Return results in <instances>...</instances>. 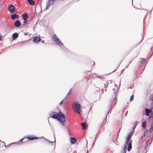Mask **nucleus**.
Segmentation results:
<instances>
[{"mask_svg":"<svg viewBox=\"0 0 153 153\" xmlns=\"http://www.w3.org/2000/svg\"><path fill=\"white\" fill-rule=\"evenodd\" d=\"M127 145H128V144H126V143H125V146L123 149V153H126V149Z\"/></svg>","mask_w":153,"mask_h":153,"instance_id":"obj_19","label":"nucleus"},{"mask_svg":"<svg viewBox=\"0 0 153 153\" xmlns=\"http://www.w3.org/2000/svg\"><path fill=\"white\" fill-rule=\"evenodd\" d=\"M145 114L146 116H148L149 115L150 113H151L152 112V110L151 109H149L146 108L145 109Z\"/></svg>","mask_w":153,"mask_h":153,"instance_id":"obj_11","label":"nucleus"},{"mask_svg":"<svg viewBox=\"0 0 153 153\" xmlns=\"http://www.w3.org/2000/svg\"><path fill=\"white\" fill-rule=\"evenodd\" d=\"M146 62V59L143 58H142V60L141 61V65H142V66H143V65ZM143 66H144V65H143ZM145 66V65H144V66Z\"/></svg>","mask_w":153,"mask_h":153,"instance_id":"obj_23","label":"nucleus"},{"mask_svg":"<svg viewBox=\"0 0 153 153\" xmlns=\"http://www.w3.org/2000/svg\"><path fill=\"white\" fill-rule=\"evenodd\" d=\"M142 35H143H143L142 34Z\"/></svg>","mask_w":153,"mask_h":153,"instance_id":"obj_43","label":"nucleus"},{"mask_svg":"<svg viewBox=\"0 0 153 153\" xmlns=\"http://www.w3.org/2000/svg\"><path fill=\"white\" fill-rule=\"evenodd\" d=\"M63 102V100H62L60 103L59 104L61 105L62 103Z\"/></svg>","mask_w":153,"mask_h":153,"instance_id":"obj_34","label":"nucleus"},{"mask_svg":"<svg viewBox=\"0 0 153 153\" xmlns=\"http://www.w3.org/2000/svg\"><path fill=\"white\" fill-rule=\"evenodd\" d=\"M43 138L46 140V141H48V140L46 139H45L44 137H43Z\"/></svg>","mask_w":153,"mask_h":153,"instance_id":"obj_37","label":"nucleus"},{"mask_svg":"<svg viewBox=\"0 0 153 153\" xmlns=\"http://www.w3.org/2000/svg\"><path fill=\"white\" fill-rule=\"evenodd\" d=\"M41 39L39 36H36L33 38V41L34 43H37L41 41Z\"/></svg>","mask_w":153,"mask_h":153,"instance_id":"obj_8","label":"nucleus"},{"mask_svg":"<svg viewBox=\"0 0 153 153\" xmlns=\"http://www.w3.org/2000/svg\"><path fill=\"white\" fill-rule=\"evenodd\" d=\"M87 153H88V150L87 149Z\"/></svg>","mask_w":153,"mask_h":153,"instance_id":"obj_40","label":"nucleus"},{"mask_svg":"<svg viewBox=\"0 0 153 153\" xmlns=\"http://www.w3.org/2000/svg\"><path fill=\"white\" fill-rule=\"evenodd\" d=\"M151 116H150V118H153V113L152 112L151 113Z\"/></svg>","mask_w":153,"mask_h":153,"instance_id":"obj_29","label":"nucleus"},{"mask_svg":"<svg viewBox=\"0 0 153 153\" xmlns=\"http://www.w3.org/2000/svg\"><path fill=\"white\" fill-rule=\"evenodd\" d=\"M50 115L51 117L56 119L62 123L63 125H64V122L65 121L66 117L63 114L60 112L57 113L52 112L50 114Z\"/></svg>","mask_w":153,"mask_h":153,"instance_id":"obj_1","label":"nucleus"},{"mask_svg":"<svg viewBox=\"0 0 153 153\" xmlns=\"http://www.w3.org/2000/svg\"><path fill=\"white\" fill-rule=\"evenodd\" d=\"M53 39L55 44L59 46L62 45V48L63 50H66V48L63 46V44L61 41L59 37L55 34H53Z\"/></svg>","mask_w":153,"mask_h":153,"instance_id":"obj_4","label":"nucleus"},{"mask_svg":"<svg viewBox=\"0 0 153 153\" xmlns=\"http://www.w3.org/2000/svg\"><path fill=\"white\" fill-rule=\"evenodd\" d=\"M134 133V132L131 131L130 133L128 134L127 137L126 138L125 143H126V144H128V147L127 148V150L128 151H130L131 149L132 140L130 139L131 138Z\"/></svg>","mask_w":153,"mask_h":153,"instance_id":"obj_3","label":"nucleus"},{"mask_svg":"<svg viewBox=\"0 0 153 153\" xmlns=\"http://www.w3.org/2000/svg\"><path fill=\"white\" fill-rule=\"evenodd\" d=\"M25 137H26V139H28V140H32L40 138L37 137L36 136H35L34 135H28L27 136H25Z\"/></svg>","mask_w":153,"mask_h":153,"instance_id":"obj_7","label":"nucleus"},{"mask_svg":"<svg viewBox=\"0 0 153 153\" xmlns=\"http://www.w3.org/2000/svg\"><path fill=\"white\" fill-rule=\"evenodd\" d=\"M74 108L76 112L79 114L81 113V105L78 102H75L74 103Z\"/></svg>","mask_w":153,"mask_h":153,"instance_id":"obj_5","label":"nucleus"},{"mask_svg":"<svg viewBox=\"0 0 153 153\" xmlns=\"http://www.w3.org/2000/svg\"><path fill=\"white\" fill-rule=\"evenodd\" d=\"M95 64V63L93 61V64H92V66H94Z\"/></svg>","mask_w":153,"mask_h":153,"instance_id":"obj_33","label":"nucleus"},{"mask_svg":"<svg viewBox=\"0 0 153 153\" xmlns=\"http://www.w3.org/2000/svg\"><path fill=\"white\" fill-rule=\"evenodd\" d=\"M2 143H3L4 144V146L6 147H8L10 146H13L14 145H18V144H19V143L18 142H14L12 143L9 144L7 145V146H6L5 143L4 142H2Z\"/></svg>","mask_w":153,"mask_h":153,"instance_id":"obj_9","label":"nucleus"},{"mask_svg":"<svg viewBox=\"0 0 153 153\" xmlns=\"http://www.w3.org/2000/svg\"><path fill=\"white\" fill-rule=\"evenodd\" d=\"M81 125L82 126V128L83 129L86 128V123H81Z\"/></svg>","mask_w":153,"mask_h":153,"instance_id":"obj_18","label":"nucleus"},{"mask_svg":"<svg viewBox=\"0 0 153 153\" xmlns=\"http://www.w3.org/2000/svg\"><path fill=\"white\" fill-rule=\"evenodd\" d=\"M110 81L111 82L110 83H111V82H112L111 81V80H110Z\"/></svg>","mask_w":153,"mask_h":153,"instance_id":"obj_42","label":"nucleus"},{"mask_svg":"<svg viewBox=\"0 0 153 153\" xmlns=\"http://www.w3.org/2000/svg\"><path fill=\"white\" fill-rule=\"evenodd\" d=\"M120 84H119V85H120Z\"/></svg>","mask_w":153,"mask_h":153,"instance_id":"obj_44","label":"nucleus"},{"mask_svg":"<svg viewBox=\"0 0 153 153\" xmlns=\"http://www.w3.org/2000/svg\"><path fill=\"white\" fill-rule=\"evenodd\" d=\"M42 43H44V40H42Z\"/></svg>","mask_w":153,"mask_h":153,"instance_id":"obj_36","label":"nucleus"},{"mask_svg":"<svg viewBox=\"0 0 153 153\" xmlns=\"http://www.w3.org/2000/svg\"><path fill=\"white\" fill-rule=\"evenodd\" d=\"M150 99L151 101L153 102V94L151 95L150 97Z\"/></svg>","mask_w":153,"mask_h":153,"instance_id":"obj_28","label":"nucleus"},{"mask_svg":"<svg viewBox=\"0 0 153 153\" xmlns=\"http://www.w3.org/2000/svg\"><path fill=\"white\" fill-rule=\"evenodd\" d=\"M54 141H51L48 140V143L50 144H52L53 145H54L55 144L56 140L54 137Z\"/></svg>","mask_w":153,"mask_h":153,"instance_id":"obj_22","label":"nucleus"},{"mask_svg":"<svg viewBox=\"0 0 153 153\" xmlns=\"http://www.w3.org/2000/svg\"><path fill=\"white\" fill-rule=\"evenodd\" d=\"M147 122L146 121H144V122H143L142 123V126L143 128H146V124H147Z\"/></svg>","mask_w":153,"mask_h":153,"instance_id":"obj_21","label":"nucleus"},{"mask_svg":"<svg viewBox=\"0 0 153 153\" xmlns=\"http://www.w3.org/2000/svg\"><path fill=\"white\" fill-rule=\"evenodd\" d=\"M150 142L149 141V137H148L147 140L146 141V144L144 146V148L145 149H146L148 146V143Z\"/></svg>","mask_w":153,"mask_h":153,"instance_id":"obj_14","label":"nucleus"},{"mask_svg":"<svg viewBox=\"0 0 153 153\" xmlns=\"http://www.w3.org/2000/svg\"><path fill=\"white\" fill-rule=\"evenodd\" d=\"M75 141H76V140L75 138L73 137L71 138V142L72 144H74Z\"/></svg>","mask_w":153,"mask_h":153,"instance_id":"obj_20","label":"nucleus"},{"mask_svg":"<svg viewBox=\"0 0 153 153\" xmlns=\"http://www.w3.org/2000/svg\"><path fill=\"white\" fill-rule=\"evenodd\" d=\"M0 141L1 142H2V141H1L0 140Z\"/></svg>","mask_w":153,"mask_h":153,"instance_id":"obj_45","label":"nucleus"},{"mask_svg":"<svg viewBox=\"0 0 153 153\" xmlns=\"http://www.w3.org/2000/svg\"><path fill=\"white\" fill-rule=\"evenodd\" d=\"M45 9H48V1L47 2V3H46V6Z\"/></svg>","mask_w":153,"mask_h":153,"instance_id":"obj_31","label":"nucleus"},{"mask_svg":"<svg viewBox=\"0 0 153 153\" xmlns=\"http://www.w3.org/2000/svg\"><path fill=\"white\" fill-rule=\"evenodd\" d=\"M55 0H48V6L50 5H52L53 3Z\"/></svg>","mask_w":153,"mask_h":153,"instance_id":"obj_24","label":"nucleus"},{"mask_svg":"<svg viewBox=\"0 0 153 153\" xmlns=\"http://www.w3.org/2000/svg\"><path fill=\"white\" fill-rule=\"evenodd\" d=\"M2 36L1 35H0V41H1L2 40Z\"/></svg>","mask_w":153,"mask_h":153,"instance_id":"obj_32","label":"nucleus"},{"mask_svg":"<svg viewBox=\"0 0 153 153\" xmlns=\"http://www.w3.org/2000/svg\"><path fill=\"white\" fill-rule=\"evenodd\" d=\"M72 90V89L71 88L70 89L69 92L68 93V94H67V96H68V95H69L70 94Z\"/></svg>","mask_w":153,"mask_h":153,"instance_id":"obj_27","label":"nucleus"},{"mask_svg":"<svg viewBox=\"0 0 153 153\" xmlns=\"http://www.w3.org/2000/svg\"><path fill=\"white\" fill-rule=\"evenodd\" d=\"M22 17L23 19H27V13H23L22 14Z\"/></svg>","mask_w":153,"mask_h":153,"instance_id":"obj_16","label":"nucleus"},{"mask_svg":"<svg viewBox=\"0 0 153 153\" xmlns=\"http://www.w3.org/2000/svg\"><path fill=\"white\" fill-rule=\"evenodd\" d=\"M25 139H26V137L25 136L23 137L18 142L21 143L22 142V143H25V142H27V141H25L23 142V141L24 140H25Z\"/></svg>","mask_w":153,"mask_h":153,"instance_id":"obj_15","label":"nucleus"},{"mask_svg":"<svg viewBox=\"0 0 153 153\" xmlns=\"http://www.w3.org/2000/svg\"><path fill=\"white\" fill-rule=\"evenodd\" d=\"M15 9V6L13 4H11L8 5V10L11 13H14Z\"/></svg>","mask_w":153,"mask_h":153,"instance_id":"obj_6","label":"nucleus"},{"mask_svg":"<svg viewBox=\"0 0 153 153\" xmlns=\"http://www.w3.org/2000/svg\"><path fill=\"white\" fill-rule=\"evenodd\" d=\"M12 36L13 40L16 39L19 36V33L15 32L12 34Z\"/></svg>","mask_w":153,"mask_h":153,"instance_id":"obj_13","label":"nucleus"},{"mask_svg":"<svg viewBox=\"0 0 153 153\" xmlns=\"http://www.w3.org/2000/svg\"><path fill=\"white\" fill-rule=\"evenodd\" d=\"M133 98H134V95H132L131 96V97H130V101H132L133 100Z\"/></svg>","mask_w":153,"mask_h":153,"instance_id":"obj_26","label":"nucleus"},{"mask_svg":"<svg viewBox=\"0 0 153 153\" xmlns=\"http://www.w3.org/2000/svg\"><path fill=\"white\" fill-rule=\"evenodd\" d=\"M23 20H24V21H23V23H24V24L25 25L26 24L27 22H28V21L27 20V19H23Z\"/></svg>","mask_w":153,"mask_h":153,"instance_id":"obj_25","label":"nucleus"},{"mask_svg":"<svg viewBox=\"0 0 153 153\" xmlns=\"http://www.w3.org/2000/svg\"><path fill=\"white\" fill-rule=\"evenodd\" d=\"M132 2H133V0H132Z\"/></svg>","mask_w":153,"mask_h":153,"instance_id":"obj_46","label":"nucleus"},{"mask_svg":"<svg viewBox=\"0 0 153 153\" xmlns=\"http://www.w3.org/2000/svg\"><path fill=\"white\" fill-rule=\"evenodd\" d=\"M119 89L118 87H117L116 89H113V90L114 91V94L113 96L112 97L111 99V100H110L109 102L108 105V108L109 109V111L108 112V114L109 113V112H110L111 110L110 109L112 107V105L113 104H114L116 103V101L115 100V99L116 97L117 93Z\"/></svg>","mask_w":153,"mask_h":153,"instance_id":"obj_2","label":"nucleus"},{"mask_svg":"<svg viewBox=\"0 0 153 153\" xmlns=\"http://www.w3.org/2000/svg\"><path fill=\"white\" fill-rule=\"evenodd\" d=\"M137 124L136 123L135 124V125H134V128L136 127L137 126Z\"/></svg>","mask_w":153,"mask_h":153,"instance_id":"obj_35","label":"nucleus"},{"mask_svg":"<svg viewBox=\"0 0 153 153\" xmlns=\"http://www.w3.org/2000/svg\"><path fill=\"white\" fill-rule=\"evenodd\" d=\"M115 86L116 87H117V85L116 84L115 85Z\"/></svg>","mask_w":153,"mask_h":153,"instance_id":"obj_39","label":"nucleus"},{"mask_svg":"<svg viewBox=\"0 0 153 153\" xmlns=\"http://www.w3.org/2000/svg\"><path fill=\"white\" fill-rule=\"evenodd\" d=\"M19 17V15L16 13L12 14L10 15V17L12 20H14L16 19H18Z\"/></svg>","mask_w":153,"mask_h":153,"instance_id":"obj_10","label":"nucleus"},{"mask_svg":"<svg viewBox=\"0 0 153 153\" xmlns=\"http://www.w3.org/2000/svg\"><path fill=\"white\" fill-rule=\"evenodd\" d=\"M21 25V22L19 20L15 21L14 23V26L16 28L19 27Z\"/></svg>","mask_w":153,"mask_h":153,"instance_id":"obj_12","label":"nucleus"},{"mask_svg":"<svg viewBox=\"0 0 153 153\" xmlns=\"http://www.w3.org/2000/svg\"><path fill=\"white\" fill-rule=\"evenodd\" d=\"M108 83H107V82H106V84H104V87L105 88H106L108 86Z\"/></svg>","mask_w":153,"mask_h":153,"instance_id":"obj_30","label":"nucleus"},{"mask_svg":"<svg viewBox=\"0 0 153 153\" xmlns=\"http://www.w3.org/2000/svg\"><path fill=\"white\" fill-rule=\"evenodd\" d=\"M28 3L31 5H33L35 4V2L34 0H27Z\"/></svg>","mask_w":153,"mask_h":153,"instance_id":"obj_17","label":"nucleus"},{"mask_svg":"<svg viewBox=\"0 0 153 153\" xmlns=\"http://www.w3.org/2000/svg\"><path fill=\"white\" fill-rule=\"evenodd\" d=\"M35 27H34V28L33 29V30L35 31Z\"/></svg>","mask_w":153,"mask_h":153,"instance_id":"obj_38","label":"nucleus"},{"mask_svg":"<svg viewBox=\"0 0 153 153\" xmlns=\"http://www.w3.org/2000/svg\"><path fill=\"white\" fill-rule=\"evenodd\" d=\"M106 91V89H105V91Z\"/></svg>","mask_w":153,"mask_h":153,"instance_id":"obj_41","label":"nucleus"}]
</instances>
